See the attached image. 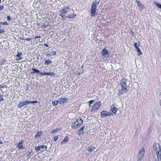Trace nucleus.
Returning <instances> with one entry per match:
<instances>
[{
    "instance_id": "1",
    "label": "nucleus",
    "mask_w": 161,
    "mask_h": 161,
    "mask_svg": "<svg viewBox=\"0 0 161 161\" xmlns=\"http://www.w3.org/2000/svg\"><path fill=\"white\" fill-rule=\"evenodd\" d=\"M153 148L156 153V157H154V161H161V147L158 143L154 144Z\"/></svg>"
},
{
    "instance_id": "2",
    "label": "nucleus",
    "mask_w": 161,
    "mask_h": 161,
    "mask_svg": "<svg viewBox=\"0 0 161 161\" xmlns=\"http://www.w3.org/2000/svg\"><path fill=\"white\" fill-rule=\"evenodd\" d=\"M100 2V0H95L92 3L90 9V12L92 17H93L95 15L97 7Z\"/></svg>"
},
{
    "instance_id": "3",
    "label": "nucleus",
    "mask_w": 161,
    "mask_h": 161,
    "mask_svg": "<svg viewBox=\"0 0 161 161\" xmlns=\"http://www.w3.org/2000/svg\"><path fill=\"white\" fill-rule=\"evenodd\" d=\"M70 11V8L68 6H66L64 8L62 11L60 12V16L62 18H63L65 16L63 14H67L68 12Z\"/></svg>"
},
{
    "instance_id": "4",
    "label": "nucleus",
    "mask_w": 161,
    "mask_h": 161,
    "mask_svg": "<svg viewBox=\"0 0 161 161\" xmlns=\"http://www.w3.org/2000/svg\"><path fill=\"white\" fill-rule=\"evenodd\" d=\"M28 101L23 100L20 101L17 106V107L19 108H21L23 107L25 108H26V105H29Z\"/></svg>"
},
{
    "instance_id": "5",
    "label": "nucleus",
    "mask_w": 161,
    "mask_h": 161,
    "mask_svg": "<svg viewBox=\"0 0 161 161\" xmlns=\"http://www.w3.org/2000/svg\"><path fill=\"white\" fill-rule=\"evenodd\" d=\"M128 91V87H127L125 86H121V88L119 90L118 94V95H120L124 93H126Z\"/></svg>"
},
{
    "instance_id": "6",
    "label": "nucleus",
    "mask_w": 161,
    "mask_h": 161,
    "mask_svg": "<svg viewBox=\"0 0 161 161\" xmlns=\"http://www.w3.org/2000/svg\"><path fill=\"white\" fill-rule=\"evenodd\" d=\"M101 104V102L98 101L94 103L92 107V111L95 112L96 110H97L100 107Z\"/></svg>"
},
{
    "instance_id": "7",
    "label": "nucleus",
    "mask_w": 161,
    "mask_h": 161,
    "mask_svg": "<svg viewBox=\"0 0 161 161\" xmlns=\"http://www.w3.org/2000/svg\"><path fill=\"white\" fill-rule=\"evenodd\" d=\"M127 81L128 80L126 79L124 77L122 80H120V84L121 86H125L127 87H128V85H127Z\"/></svg>"
},
{
    "instance_id": "8",
    "label": "nucleus",
    "mask_w": 161,
    "mask_h": 161,
    "mask_svg": "<svg viewBox=\"0 0 161 161\" xmlns=\"http://www.w3.org/2000/svg\"><path fill=\"white\" fill-rule=\"evenodd\" d=\"M145 150L143 147L141 148L138 153L137 158H144Z\"/></svg>"
},
{
    "instance_id": "9",
    "label": "nucleus",
    "mask_w": 161,
    "mask_h": 161,
    "mask_svg": "<svg viewBox=\"0 0 161 161\" xmlns=\"http://www.w3.org/2000/svg\"><path fill=\"white\" fill-rule=\"evenodd\" d=\"M111 115H113V114L110 112H108L106 111H103L101 113V116L102 118H104L107 116H110Z\"/></svg>"
},
{
    "instance_id": "10",
    "label": "nucleus",
    "mask_w": 161,
    "mask_h": 161,
    "mask_svg": "<svg viewBox=\"0 0 161 161\" xmlns=\"http://www.w3.org/2000/svg\"><path fill=\"white\" fill-rule=\"evenodd\" d=\"M79 120H78V119L74 122V124H73L71 126H72V128L73 129H77L79 128L80 125V122H79Z\"/></svg>"
},
{
    "instance_id": "11",
    "label": "nucleus",
    "mask_w": 161,
    "mask_h": 161,
    "mask_svg": "<svg viewBox=\"0 0 161 161\" xmlns=\"http://www.w3.org/2000/svg\"><path fill=\"white\" fill-rule=\"evenodd\" d=\"M136 2L137 3V6L139 7V9L140 11L145 8V6L142 4L140 1L136 0Z\"/></svg>"
},
{
    "instance_id": "12",
    "label": "nucleus",
    "mask_w": 161,
    "mask_h": 161,
    "mask_svg": "<svg viewBox=\"0 0 161 161\" xmlns=\"http://www.w3.org/2000/svg\"><path fill=\"white\" fill-rule=\"evenodd\" d=\"M24 140H21L19 142L17 145V147L19 149H25V147L24 145Z\"/></svg>"
},
{
    "instance_id": "13",
    "label": "nucleus",
    "mask_w": 161,
    "mask_h": 161,
    "mask_svg": "<svg viewBox=\"0 0 161 161\" xmlns=\"http://www.w3.org/2000/svg\"><path fill=\"white\" fill-rule=\"evenodd\" d=\"M97 147L96 145L93 144L90 147H89L87 148V151L89 152H91L94 151L96 148Z\"/></svg>"
},
{
    "instance_id": "14",
    "label": "nucleus",
    "mask_w": 161,
    "mask_h": 161,
    "mask_svg": "<svg viewBox=\"0 0 161 161\" xmlns=\"http://www.w3.org/2000/svg\"><path fill=\"white\" fill-rule=\"evenodd\" d=\"M40 75H48L50 76H51V75H52L53 76H54L55 75V74L53 72H44V73H42L41 72L40 73Z\"/></svg>"
},
{
    "instance_id": "15",
    "label": "nucleus",
    "mask_w": 161,
    "mask_h": 161,
    "mask_svg": "<svg viewBox=\"0 0 161 161\" xmlns=\"http://www.w3.org/2000/svg\"><path fill=\"white\" fill-rule=\"evenodd\" d=\"M134 46L136 49V51L138 53V55L140 56L142 54V53L140 50V49L137 46V43L135 42L134 43Z\"/></svg>"
},
{
    "instance_id": "16",
    "label": "nucleus",
    "mask_w": 161,
    "mask_h": 161,
    "mask_svg": "<svg viewBox=\"0 0 161 161\" xmlns=\"http://www.w3.org/2000/svg\"><path fill=\"white\" fill-rule=\"evenodd\" d=\"M47 146L45 145H41L37 147H35V150L36 152L39 151L41 148H45L47 149Z\"/></svg>"
},
{
    "instance_id": "17",
    "label": "nucleus",
    "mask_w": 161,
    "mask_h": 161,
    "mask_svg": "<svg viewBox=\"0 0 161 161\" xmlns=\"http://www.w3.org/2000/svg\"><path fill=\"white\" fill-rule=\"evenodd\" d=\"M110 109L112 112L115 115H116V114L117 111L118 110V108L115 107L114 105L113 104L111 105Z\"/></svg>"
},
{
    "instance_id": "18",
    "label": "nucleus",
    "mask_w": 161,
    "mask_h": 161,
    "mask_svg": "<svg viewBox=\"0 0 161 161\" xmlns=\"http://www.w3.org/2000/svg\"><path fill=\"white\" fill-rule=\"evenodd\" d=\"M102 55L103 56H106L108 55V56H109V53H108V52L105 48H104L102 52Z\"/></svg>"
},
{
    "instance_id": "19",
    "label": "nucleus",
    "mask_w": 161,
    "mask_h": 161,
    "mask_svg": "<svg viewBox=\"0 0 161 161\" xmlns=\"http://www.w3.org/2000/svg\"><path fill=\"white\" fill-rule=\"evenodd\" d=\"M68 101V98H61L58 100L59 104H63L66 103Z\"/></svg>"
},
{
    "instance_id": "20",
    "label": "nucleus",
    "mask_w": 161,
    "mask_h": 161,
    "mask_svg": "<svg viewBox=\"0 0 161 161\" xmlns=\"http://www.w3.org/2000/svg\"><path fill=\"white\" fill-rule=\"evenodd\" d=\"M76 15V14H75L73 11L70 12V13L68 14L67 16H66L67 18H73L75 17Z\"/></svg>"
},
{
    "instance_id": "21",
    "label": "nucleus",
    "mask_w": 161,
    "mask_h": 161,
    "mask_svg": "<svg viewBox=\"0 0 161 161\" xmlns=\"http://www.w3.org/2000/svg\"><path fill=\"white\" fill-rule=\"evenodd\" d=\"M42 133L43 132L42 131L37 132L35 136V138L37 139L40 137L42 136Z\"/></svg>"
},
{
    "instance_id": "22",
    "label": "nucleus",
    "mask_w": 161,
    "mask_h": 161,
    "mask_svg": "<svg viewBox=\"0 0 161 161\" xmlns=\"http://www.w3.org/2000/svg\"><path fill=\"white\" fill-rule=\"evenodd\" d=\"M69 141V137L67 136L65 137L62 142V144H63L64 143H67Z\"/></svg>"
},
{
    "instance_id": "23",
    "label": "nucleus",
    "mask_w": 161,
    "mask_h": 161,
    "mask_svg": "<svg viewBox=\"0 0 161 161\" xmlns=\"http://www.w3.org/2000/svg\"><path fill=\"white\" fill-rule=\"evenodd\" d=\"M52 61L49 59H46L45 60L44 64L45 65L48 66L51 64Z\"/></svg>"
},
{
    "instance_id": "24",
    "label": "nucleus",
    "mask_w": 161,
    "mask_h": 161,
    "mask_svg": "<svg viewBox=\"0 0 161 161\" xmlns=\"http://www.w3.org/2000/svg\"><path fill=\"white\" fill-rule=\"evenodd\" d=\"M32 69L33 71V72H31V73H32V74H33L34 73H36L37 74H38V73H40V70L38 69H36L35 68H33V69Z\"/></svg>"
},
{
    "instance_id": "25",
    "label": "nucleus",
    "mask_w": 161,
    "mask_h": 161,
    "mask_svg": "<svg viewBox=\"0 0 161 161\" xmlns=\"http://www.w3.org/2000/svg\"><path fill=\"white\" fill-rule=\"evenodd\" d=\"M58 103L59 102H58V100L54 101L52 102V104L53 106H54L57 105L58 104Z\"/></svg>"
},
{
    "instance_id": "26",
    "label": "nucleus",
    "mask_w": 161,
    "mask_h": 161,
    "mask_svg": "<svg viewBox=\"0 0 161 161\" xmlns=\"http://www.w3.org/2000/svg\"><path fill=\"white\" fill-rule=\"evenodd\" d=\"M29 104H30L31 103H32V104H34L37 103H38V102L37 101H28Z\"/></svg>"
},
{
    "instance_id": "27",
    "label": "nucleus",
    "mask_w": 161,
    "mask_h": 161,
    "mask_svg": "<svg viewBox=\"0 0 161 161\" xmlns=\"http://www.w3.org/2000/svg\"><path fill=\"white\" fill-rule=\"evenodd\" d=\"M156 5L159 8L161 9V4L158 3H155Z\"/></svg>"
},
{
    "instance_id": "28",
    "label": "nucleus",
    "mask_w": 161,
    "mask_h": 161,
    "mask_svg": "<svg viewBox=\"0 0 161 161\" xmlns=\"http://www.w3.org/2000/svg\"><path fill=\"white\" fill-rule=\"evenodd\" d=\"M22 55V53L21 52H17V54L16 55V56L17 57H19L21 56Z\"/></svg>"
},
{
    "instance_id": "29",
    "label": "nucleus",
    "mask_w": 161,
    "mask_h": 161,
    "mask_svg": "<svg viewBox=\"0 0 161 161\" xmlns=\"http://www.w3.org/2000/svg\"><path fill=\"white\" fill-rule=\"evenodd\" d=\"M138 161H144V158H137Z\"/></svg>"
},
{
    "instance_id": "30",
    "label": "nucleus",
    "mask_w": 161,
    "mask_h": 161,
    "mask_svg": "<svg viewBox=\"0 0 161 161\" xmlns=\"http://www.w3.org/2000/svg\"><path fill=\"white\" fill-rule=\"evenodd\" d=\"M57 131V129H54V130H53L52 131L51 133H52V134H53L54 133L56 132Z\"/></svg>"
},
{
    "instance_id": "31",
    "label": "nucleus",
    "mask_w": 161,
    "mask_h": 161,
    "mask_svg": "<svg viewBox=\"0 0 161 161\" xmlns=\"http://www.w3.org/2000/svg\"><path fill=\"white\" fill-rule=\"evenodd\" d=\"M94 100H91L89 102L90 107H91L90 105L92 104L94 102Z\"/></svg>"
},
{
    "instance_id": "32",
    "label": "nucleus",
    "mask_w": 161,
    "mask_h": 161,
    "mask_svg": "<svg viewBox=\"0 0 161 161\" xmlns=\"http://www.w3.org/2000/svg\"><path fill=\"white\" fill-rule=\"evenodd\" d=\"M7 19L8 20L10 21L11 20V18L9 15H8L7 16Z\"/></svg>"
},
{
    "instance_id": "33",
    "label": "nucleus",
    "mask_w": 161,
    "mask_h": 161,
    "mask_svg": "<svg viewBox=\"0 0 161 161\" xmlns=\"http://www.w3.org/2000/svg\"><path fill=\"white\" fill-rule=\"evenodd\" d=\"M7 86L6 85L2 86V85H0V88H7Z\"/></svg>"
},
{
    "instance_id": "34",
    "label": "nucleus",
    "mask_w": 161,
    "mask_h": 161,
    "mask_svg": "<svg viewBox=\"0 0 161 161\" xmlns=\"http://www.w3.org/2000/svg\"><path fill=\"white\" fill-rule=\"evenodd\" d=\"M6 62V60L5 59H3V60H2L1 63H0V64L1 65L3 64V63H4Z\"/></svg>"
},
{
    "instance_id": "35",
    "label": "nucleus",
    "mask_w": 161,
    "mask_h": 161,
    "mask_svg": "<svg viewBox=\"0 0 161 161\" xmlns=\"http://www.w3.org/2000/svg\"><path fill=\"white\" fill-rule=\"evenodd\" d=\"M5 32V31L4 29L0 30V33H3Z\"/></svg>"
},
{
    "instance_id": "36",
    "label": "nucleus",
    "mask_w": 161,
    "mask_h": 161,
    "mask_svg": "<svg viewBox=\"0 0 161 161\" xmlns=\"http://www.w3.org/2000/svg\"><path fill=\"white\" fill-rule=\"evenodd\" d=\"M51 53H52V55H56V52L55 51H52Z\"/></svg>"
},
{
    "instance_id": "37",
    "label": "nucleus",
    "mask_w": 161,
    "mask_h": 161,
    "mask_svg": "<svg viewBox=\"0 0 161 161\" xmlns=\"http://www.w3.org/2000/svg\"><path fill=\"white\" fill-rule=\"evenodd\" d=\"M85 127L84 126H83L81 127V134H83V129H84Z\"/></svg>"
},
{
    "instance_id": "38",
    "label": "nucleus",
    "mask_w": 161,
    "mask_h": 161,
    "mask_svg": "<svg viewBox=\"0 0 161 161\" xmlns=\"http://www.w3.org/2000/svg\"><path fill=\"white\" fill-rule=\"evenodd\" d=\"M8 24H9L7 22H6V21L4 22H3V25H8Z\"/></svg>"
},
{
    "instance_id": "39",
    "label": "nucleus",
    "mask_w": 161,
    "mask_h": 161,
    "mask_svg": "<svg viewBox=\"0 0 161 161\" xmlns=\"http://www.w3.org/2000/svg\"><path fill=\"white\" fill-rule=\"evenodd\" d=\"M58 139V136H55L54 137V140L55 141H56Z\"/></svg>"
},
{
    "instance_id": "40",
    "label": "nucleus",
    "mask_w": 161,
    "mask_h": 161,
    "mask_svg": "<svg viewBox=\"0 0 161 161\" xmlns=\"http://www.w3.org/2000/svg\"><path fill=\"white\" fill-rule=\"evenodd\" d=\"M4 9V7L3 6H0V11L3 10Z\"/></svg>"
},
{
    "instance_id": "41",
    "label": "nucleus",
    "mask_w": 161,
    "mask_h": 161,
    "mask_svg": "<svg viewBox=\"0 0 161 161\" xmlns=\"http://www.w3.org/2000/svg\"><path fill=\"white\" fill-rule=\"evenodd\" d=\"M131 36H134V33L133 32H132V31H131Z\"/></svg>"
},
{
    "instance_id": "42",
    "label": "nucleus",
    "mask_w": 161,
    "mask_h": 161,
    "mask_svg": "<svg viewBox=\"0 0 161 161\" xmlns=\"http://www.w3.org/2000/svg\"><path fill=\"white\" fill-rule=\"evenodd\" d=\"M19 57V59H17V60H18V61H19V60H22V57Z\"/></svg>"
},
{
    "instance_id": "43",
    "label": "nucleus",
    "mask_w": 161,
    "mask_h": 161,
    "mask_svg": "<svg viewBox=\"0 0 161 161\" xmlns=\"http://www.w3.org/2000/svg\"><path fill=\"white\" fill-rule=\"evenodd\" d=\"M32 152H30V151H28L26 154H28V155H29Z\"/></svg>"
},
{
    "instance_id": "44",
    "label": "nucleus",
    "mask_w": 161,
    "mask_h": 161,
    "mask_svg": "<svg viewBox=\"0 0 161 161\" xmlns=\"http://www.w3.org/2000/svg\"><path fill=\"white\" fill-rule=\"evenodd\" d=\"M41 38V36H36L35 38V39H37V38Z\"/></svg>"
},
{
    "instance_id": "45",
    "label": "nucleus",
    "mask_w": 161,
    "mask_h": 161,
    "mask_svg": "<svg viewBox=\"0 0 161 161\" xmlns=\"http://www.w3.org/2000/svg\"><path fill=\"white\" fill-rule=\"evenodd\" d=\"M78 135H79V136H80V129L79 130V131L78 132Z\"/></svg>"
},
{
    "instance_id": "46",
    "label": "nucleus",
    "mask_w": 161,
    "mask_h": 161,
    "mask_svg": "<svg viewBox=\"0 0 161 161\" xmlns=\"http://www.w3.org/2000/svg\"><path fill=\"white\" fill-rule=\"evenodd\" d=\"M4 100V98L3 97H1L0 98V101H2Z\"/></svg>"
},
{
    "instance_id": "47",
    "label": "nucleus",
    "mask_w": 161,
    "mask_h": 161,
    "mask_svg": "<svg viewBox=\"0 0 161 161\" xmlns=\"http://www.w3.org/2000/svg\"><path fill=\"white\" fill-rule=\"evenodd\" d=\"M31 38H26L25 39V40H26V41H29L31 40Z\"/></svg>"
},
{
    "instance_id": "48",
    "label": "nucleus",
    "mask_w": 161,
    "mask_h": 161,
    "mask_svg": "<svg viewBox=\"0 0 161 161\" xmlns=\"http://www.w3.org/2000/svg\"><path fill=\"white\" fill-rule=\"evenodd\" d=\"M51 54H49V53L46 54V55L47 56H51Z\"/></svg>"
},
{
    "instance_id": "49",
    "label": "nucleus",
    "mask_w": 161,
    "mask_h": 161,
    "mask_svg": "<svg viewBox=\"0 0 161 161\" xmlns=\"http://www.w3.org/2000/svg\"><path fill=\"white\" fill-rule=\"evenodd\" d=\"M44 45L46 46V47H48V45L47 44H44Z\"/></svg>"
},
{
    "instance_id": "50",
    "label": "nucleus",
    "mask_w": 161,
    "mask_h": 161,
    "mask_svg": "<svg viewBox=\"0 0 161 161\" xmlns=\"http://www.w3.org/2000/svg\"><path fill=\"white\" fill-rule=\"evenodd\" d=\"M3 22L0 21V25H3Z\"/></svg>"
},
{
    "instance_id": "51",
    "label": "nucleus",
    "mask_w": 161,
    "mask_h": 161,
    "mask_svg": "<svg viewBox=\"0 0 161 161\" xmlns=\"http://www.w3.org/2000/svg\"><path fill=\"white\" fill-rule=\"evenodd\" d=\"M81 125H82V124H83V120H82V119H81Z\"/></svg>"
},
{
    "instance_id": "52",
    "label": "nucleus",
    "mask_w": 161,
    "mask_h": 161,
    "mask_svg": "<svg viewBox=\"0 0 161 161\" xmlns=\"http://www.w3.org/2000/svg\"><path fill=\"white\" fill-rule=\"evenodd\" d=\"M1 0H0V3H1Z\"/></svg>"
},
{
    "instance_id": "53",
    "label": "nucleus",
    "mask_w": 161,
    "mask_h": 161,
    "mask_svg": "<svg viewBox=\"0 0 161 161\" xmlns=\"http://www.w3.org/2000/svg\"><path fill=\"white\" fill-rule=\"evenodd\" d=\"M1 27H2L0 25V29L1 28Z\"/></svg>"
},
{
    "instance_id": "54",
    "label": "nucleus",
    "mask_w": 161,
    "mask_h": 161,
    "mask_svg": "<svg viewBox=\"0 0 161 161\" xmlns=\"http://www.w3.org/2000/svg\"><path fill=\"white\" fill-rule=\"evenodd\" d=\"M83 67V66H82L81 67V68H82V67Z\"/></svg>"
},
{
    "instance_id": "55",
    "label": "nucleus",
    "mask_w": 161,
    "mask_h": 161,
    "mask_svg": "<svg viewBox=\"0 0 161 161\" xmlns=\"http://www.w3.org/2000/svg\"><path fill=\"white\" fill-rule=\"evenodd\" d=\"M78 74H79V75H80V73H78Z\"/></svg>"
}]
</instances>
